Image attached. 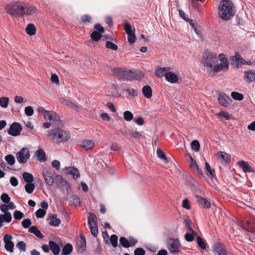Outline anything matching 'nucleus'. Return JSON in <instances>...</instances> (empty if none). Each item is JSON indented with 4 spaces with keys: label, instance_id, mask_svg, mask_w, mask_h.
<instances>
[{
    "label": "nucleus",
    "instance_id": "nucleus-1",
    "mask_svg": "<svg viewBox=\"0 0 255 255\" xmlns=\"http://www.w3.org/2000/svg\"><path fill=\"white\" fill-rule=\"evenodd\" d=\"M6 12L12 16L32 15L35 12L34 7L18 1H12L4 6Z\"/></svg>",
    "mask_w": 255,
    "mask_h": 255
},
{
    "label": "nucleus",
    "instance_id": "nucleus-2",
    "mask_svg": "<svg viewBox=\"0 0 255 255\" xmlns=\"http://www.w3.org/2000/svg\"><path fill=\"white\" fill-rule=\"evenodd\" d=\"M233 3L229 0H222L219 6V16L225 21L229 20L235 15Z\"/></svg>",
    "mask_w": 255,
    "mask_h": 255
},
{
    "label": "nucleus",
    "instance_id": "nucleus-3",
    "mask_svg": "<svg viewBox=\"0 0 255 255\" xmlns=\"http://www.w3.org/2000/svg\"><path fill=\"white\" fill-rule=\"evenodd\" d=\"M201 62L207 71L208 73L212 72L213 65L218 62L217 53L210 52L208 50H205L202 57Z\"/></svg>",
    "mask_w": 255,
    "mask_h": 255
},
{
    "label": "nucleus",
    "instance_id": "nucleus-4",
    "mask_svg": "<svg viewBox=\"0 0 255 255\" xmlns=\"http://www.w3.org/2000/svg\"><path fill=\"white\" fill-rule=\"evenodd\" d=\"M48 135L57 143L65 142L70 138L68 133L59 128H55L49 130Z\"/></svg>",
    "mask_w": 255,
    "mask_h": 255
},
{
    "label": "nucleus",
    "instance_id": "nucleus-5",
    "mask_svg": "<svg viewBox=\"0 0 255 255\" xmlns=\"http://www.w3.org/2000/svg\"><path fill=\"white\" fill-rule=\"evenodd\" d=\"M219 58L221 63L213 66L212 72L216 73L222 71H227L229 69V62L225 55L222 53L219 54Z\"/></svg>",
    "mask_w": 255,
    "mask_h": 255
},
{
    "label": "nucleus",
    "instance_id": "nucleus-6",
    "mask_svg": "<svg viewBox=\"0 0 255 255\" xmlns=\"http://www.w3.org/2000/svg\"><path fill=\"white\" fill-rule=\"evenodd\" d=\"M167 248L172 254L175 255L180 252V243L178 239L170 238L167 241Z\"/></svg>",
    "mask_w": 255,
    "mask_h": 255
},
{
    "label": "nucleus",
    "instance_id": "nucleus-7",
    "mask_svg": "<svg viewBox=\"0 0 255 255\" xmlns=\"http://www.w3.org/2000/svg\"><path fill=\"white\" fill-rule=\"evenodd\" d=\"M43 175L46 184L49 186H52L54 183V179L56 176L55 172L51 168L44 169Z\"/></svg>",
    "mask_w": 255,
    "mask_h": 255
},
{
    "label": "nucleus",
    "instance_id": "nucleus-8",
    "mask_svg": "<svg viewBox=\"0 0 255 255\" xmlns=\"http://www.w3.org/2000/svg\"><path fill=\"white\" fill-rule=\"evenodd\" d=\"M16 157L19 163H25L30 157L29 149L23 147L19 152L16 153Z\"/></svg>",
    "mask_w": 255,
    "mask_h": 255
},
{
    "label": "nucleus",
    "instance_id": "nucleus-9",
    "mask_svg": "<svg viewBox=\"0 0 255 255\" xmlns=\"http://www.w3.org/2000/svg\"><path fill=\"white\" fill-rule=\"evenodd\" d=\"M124 29L128 35V41L130 44H133L135 42L136 37L134 33V30H132L131 24L128 21L124 22Z\"/></svg>",
    "mask_w": 255,
    "mask_h": 255
},
{
    "label": "nucleus",
    "instance_id": "nucleus-10",
    "mask_svg": "<svg viewBox=\"0 0 255 255\" xmlns=\"http://www.w3.org/2000/svg\"><path fill=\"white\" fill-rule=\"evenodd\" d=\"M22 129L21 125L18 123L15 122L10 126L7 132L9 135L15 136L20 134Z\"/></svg>",
    "mask_w": 255,
    "mask_h": 255
},
{
    "label": "nucleus",
    "instance_id": "nucleus-11",
    "mask_svg": "<svg viewBox=\"0 0 255 255\" xmlns=\"http://www.w3.org/2000/svg\"><path fill=\"white\" fill-rule=\"evenodd\" d=\"M12 237L9 234H5L3 237V242L4 243L5 249L10 252H13L14 243L12 241Z\"/></svg>",
    "mask_w": 255,
    "mask_h": 255
},
{
    "label": "nucleus",
    "instance_id": "nucleus-12",
    "mask_svg": "<svg viewBox=\"0 0 255 255\" xmlns=\"http://www.w3.org/2000/svg\"><path fill=\"white\" fill-rule=\"evenodd\" d=\"M231 64L236 68H238L242 65L246 64V61L241 56L240 54L236 52L234 56H232Z\"/></svg>",
    "mask_w": 255,
    "mask_h": 255
},
{
    "label": "nucleus",
    "instance_id": "nucleus-13",
    "mask_svg": "<svg viewBox=\"0 0 255 255\" xmlns=\"http://www.w3.org/2000/svg\"><path fill=\"white\" fill-rule=\"evenodd\" d=\"M218 100L219 103L225 107H229L232 101L230 97L223 93L219 94Z\"/></svg>",
    "mask_w": 255,
    "mask_h": 255
},
{
    "label": "nucleus",
    "instance_id": "nucleus-14",
    "mask_svg": "<svg viewBox=\"0 0 255 255\" xmlns=\"http://www.w3.org/2000/svg\"><path fill=\"white\" fill-rule=\"evenodd\" d=\"M213 252L215 255H227L225 247L220 243H217L213 246Z\"/></svg>",
    "mask_w": 255,
    "mask_h": 255
},
{
    "label": "nucleus",
    "instance_id": "nucleus-15",
    "mask_svg": "<svg viewBox=\"0 0 255 255\" xmlns=\"http://www.w3.org/2000/svg\"><path fill=\"white\" fill-rule=\"evenodd\" d=\"M118 70L119 72V74L120 75L123 80L129 81H132V71L130 70L128 71H124L121 69H119Z\"/></svg>",
    "mask_w": 255,
    "mask_h": 255
},
{
    "label": "nucleus",
    "instance_id": "nucleus-16",
    "mask_svg": "<svg viewBox=\"0 0 255 255\" xmlns=\"http://www.w3.org/2000/svg\"><path fill=\"white\" fill-rule=\"evenodd\" d=\"M44 118L55 123H59L60 121L58 114L53 111H48L46 114L44 116Z\"/></svg>",
    "mask_w": 255,
    "mask_h": 255
},
{
    "label": "nucleus",
    "instance_id": "nucleus-17",
    "mask_svg": "<svg viewBox=\"0 0 255 255\" xmlns=\"http://www.w3.org/2000/svg\"><path fill=\"white\" fill-rule=\"evenodd\" d=\"M57 177H59L60 178L59 185V188L62 191H66L67 193H68V192L70 191L71 189V186L68 183V182L66 180H64L62 177L61 176L57 175Z\"/></svg>",
    "mask_w": 255,
    "mask_h": 255
},
{
    "label": "nucleus",
    "instance_id": "nucleus-18",
    "mask_svg": "<svg viewBox=\"0 0 255 255\" xmlns=\"http://www.w3.org/2000/svg\"><path fill=\"white\" fill-rule=\"evenodd\" d=\"M238 165L242 169V170L246 173L247 172H254L255 170L249 164L244 160L240 161L238 162Z\"/></svg>",
    "mask_w": 255,
    "mask_h": 255
},
{
    "label": "nucleus",
    "instance_id": "nucleus-19",
    "mask_svg": "<svg viewBox=\"0 0 255 255\" xmlns=\"http://www.w3.org/2000/svg\"><path fill=\"white\" fill-rule=\"evenodd\" d=\"M165 79L171 83H175L178 80V76L171 72H168L165 74Z\"/></svg>",
    "mask_w": 255,
    "mask_h": 255
},
{
    "label": "nucleus",
    "instance_id": "nucleus-20",
    "mask_svg": "<svg viewBox=\"0 0 255 255\" xmlns=\"http://www.w3.org/2000/svg\"><path fill=\"white\" fill-rule=\"evenodd\" d=\"M49 247L50 248V250L54 255H58L59 254L60 248L55 242L50 241L49 242Z\"/></svg>",
    "mask_w": 255,
    "mask_h": 255
},
{
    "label": "nucleus",
    "instance_id": "nucleus-21",
    "mask_svg": "<svg viewBox=\"0 0 255 255\" xmlns=\"http://www.w3.org/2000/svg\"><path fill=\"white\" fill-rule=\"evenodd\" d=\"M49 219L50 220L49 224L51 226L57 227L61 223L60 220L57 218V215L56 214H52L49 216Z\"/></svg>",
    "mask_w": 255,
    "mask_h": 255
},
{
    "label": "nucleus",
    "instance_id": "nucleus-22",
    "mask_svg": "<svg viewBox=\"0 0 255 255\" xmlns=\"http://www.w3.org/2000/svg\"><path fill=\"white\" fill-rule=\"evenodd\" d=\"M35 155L40 162H44L46 160L45 151L42 148H39L36 151Z\"/></svg>",
    "mask_w": 255,
    "mask_h": 255
},
{
    "label": "nucleus",
    "instance_id": "nucleus-23",
    "mask_svg": "<svg viewBox=\"0 0 255 255\" xmlns=\"http://www.w3.org/2000/svg\"><path fill=\"white\" fill-rule=\"evenodd\" d=\"M81 238V241L80 243H78L77 244L78 246V252L79 253H83V252L85 250L86 247V239L83 236H80Z\"/></svg>",
    "mask_w": 255,
    "mask_h": 255
},
{
    "label": "nucleus",
    "instance_id": "nucleus-24",
    "mask_svg": "<svg viewBox=\"0 0 255 255\" xmlns=\"http://www.w3.org/2000/svg\"><path fill=\"white\" fill-rule=\"evenodd\" d=\"M142 93L144 96L147 99H149L152 97V91L151 88L148 86H144L142 89Z\"/></svg>",
    "mask_w": 255,
    "mask_h": 255
},
{
    "label": "nucleus",
    "instance_id": "nucleus-25",
    "mask_svg": "<svg viewBox=\"0 0 255 255\" xmlns=\"http://www.w3.org/2000/svg\"><path fill=\"white\" fill-rule=\"evenodd\" d=\"M95 145L92 140H85L81 142V146L87 150L92 149Z\"/></svg>",
    "mask_w": 255,
    "mask_h": 255
},
{
    "label": "nucleus",
    "instance_id": "nucleus-26",
    "mask_svg": "<svg viewBox=\"0 0 255 255\" xmlns=\"http://www.w3.org/2000/svg\"><path fill=\"white\" fill-rule=\"evenodd\" d=\"M68 173L71 175L75 179H78L80 177L79 170L75 167H69L66 169Z\"/></svg>",
    "mask_w": 255,
    "mask_h": 255
},
{
    "label": "nucleus",
    "instance_id": "nucleus-27",
    "mask_svg": "<svg viewBox=\"0 0 255 255\" xmlns=\"http://www.w3.org/2000/svg\"><path fill=\"white\" fill-rule=\"evenodd\" d=\"M191 164L190 168L193 171H197L198 173L200 175L202 176L203 173L202 170L199 168L196 162L194 160L192 157H190Z\"/></svg>",
    "mask_w": 255,
    "mask_h": 255
},
{
    "label": "nucleus",
    "instance_id": "nucleus-28",
    "mask_svg": "<svg viewBox=\"0 0 255 255\" xmlns=\"http://www.w3.org/2000/svg\"><path fill=\"white\" fill-rule=\"evenodd\" d=\"M246 75V78L247 79L248 83L252 82L255 81V71H245Z\"/></svg>",
    "mask_w": 255,
    "mask_h": 255
},
{
    "label": "nucleus",
    "instance_id": "nucleus-29",
    "mask_svg": "<svg viewBox=\"0 0 255 255\" xmlns=\"http://www.w3.org/2000/svg\"><path fill=\"white\" fill-rule=\"evenodd\" d=\"M29 232L33 234L35 236L40 239L43 238V235L41 234L40 231L38 229L37 227L33 226L30 227L28 230Z\"/></svg>",
    "mask_w": 255,
    "mask_h": 255
},
{
    "label": "nucleus",
    "instance_id": "nucleus-30",
    "mask_svg": "<svg viewBox=\"0 0 255 255\" xmlns=\"http://www.w3.org/2000/svg\"><path fill=\"white\" fill-rule=\"evenodd\" d=\"M197 198H198V202L199 204L201 205L206 208H209L211 207V203L207 199L200 196H197Z\"/></svg>",
    "mask_w": 255,
    "mask_h": 255
},
{
    "label": "nucleus",
    "instance_id": "nucleus-31",
    "mask_svg": "<svg viewBox=\"0 0 255 255\" xmlns=\"http://www.w3.org/2000/svg\"><path fill=\"white\" fill-rule=\"evenodd\" d=\"M25 31L29 35H33L35 34L36 29L32 23H29L26 27Z\"/></svg>",
    "mask_w": 255,
    "mask_h": 255
},
{
    "label": "nucleus",
    "instance_id": "nucleus-32",
    "mask_svg": "<svg viewBox=\"0 0 255 255\" xmlns=\"http://www.w3.org/2000/svg\"><path fill=\"white\" fill-rule=\"evenodd\" d=\"M73 251V247L70 244L65 245L62 249V254L63 255H68L71 253Z\"/></svg>",
    "mask_w": 255,
    "mask_h": 255
},
{
    "label": "nucleus",
    "instance_id": "nucleus-33",
    "mask_svg": "<svg viewBox=\"0 0 255 255\" xmlns=\"http://www.w3.org/2000/svg\"><path fill=\"white\" fill-rule=\"evenodd\" d=\"M132 80H140L144 77V74L141 71H132Z\"/></svg>",
    "mask_w": 255,
    "mask_h": 255
},
{
    "label": "nucleus",
    "instance_id": "nucleus-34",
    "mask_svg": "<svg viewBox=\"0 0 255 255\" xmlns=\"http://www.w3.org/2000/svg\"><path fill=\"white\" fill-rule=\"evenodd\" d=\"M205 170L206 171V174L207 176L210 178H212L214 176L213 171L211 169L210 165L209 164L206 162L205 163Z\"/></svg>",
    "mask_w": 255,
    "mask_h": 255
},
{
    "label": "nucleus",
    "instance_id": "nucleus-35",
    "mask_svg": "<svg viewBox=\"0 0 255 255\" xmlns=\"http://www.w3.org/2000/svg\"><path fill=\"white\" fill-rule=\"evenodd\" d=\"M219 157L223 159L226 163H228L230 161V155L224 151H220L218 153Z\"/></svg>",
    "mask_w": 255,
    "mask_h": 255
},
{
    "label": "nucleus",
    "instance_id": "nucleus-36",
    "mask_svg": "<svg viewBox=\"0 0 255 255\" xmlns=\"http://www.w3.org/2000/svg\"><path fill=\"white\" fill-rule=\"evenodd\" d=\"M23 180L26 183H31L33 181L34 179L32 175L28 172H24L22 174Z\"/></svg>",
    "mask_w": 255,
    "mask_h": 255
},
{
    "label": "nucleus",
    "instance_id": "nucleus-37",
    "mask_svg": "<svg viewBox=\"0 0 255 255\" xmlns=\"http://www.w3.org/2000/svg\"><path fill=\"white\" fill-rule=\"evenodd\" d=\"M97 220V217L96 215L92 213H89V216L88 217V224L89 225H96V220Z\"/></svg>",
    "mask_w": 255,
    "mask_h": 255
},
{
    "label": "nucleus",
    "instance_id": "nucleus-38",
    "mask_svg": "<svg viewBox=\"0 0 255 255\" xmlns=\"http://www.w3.org/2000/svg\"><path fill=\"white\" fill-rule=\"evenodd\" d=\"M169 67L158 68L155 70V75L158 77H160L163 75L164 73L169 70Z\"/></svg>",
    "mask_w": 255,
    "mask_h": 255
},
{
    "label": "nucleus",
    "instance_id": "nucleus-39",
    "mask_svg": "<svg viewBox=\"0 0 255 255\" xmlns=\"http://www.w3.org/2000/svg\"><path fill=\"white\" fill-rule=\"evenodd\" d=\"M120 243L125 248H128L130 247L129 242L125 237H123L120 238Z\"/></svg>",
    "mask_w": 255,
    "mask_h": 255
},
{
    "label": "nucleus",
    "instance_id": "nucleus-40",
    "mask_svg": "<svg viewBox=\"0 0 255 255\" xmlns=\"http://www.w3.org/2000/svg\"><path fill=\"white\" fill-rule=\"evenodd\" d=\"M9 98L6 97L0 98V106L2 108H6L8 106Z\"/></svg>",
    "mask_w": 255,
    "mask_h": 255
},
{
    "label": "nucleus",
    "instance_id": "nucleus-41",
    "mask_svg": "<svg viewBox=\"0 0 255 255\" xmlns=\"http://www.w3.org/2000/svg\"><path fill=\"white\" fill-rule=\"evenodd\" d=\"M231 95L233 99L235 100L241 101L244 99L243 95L237 92H232Z\"/></svg>",
    "mask_w": 255,
    "mask_h": 255
},
{
    "label": "nucleus",
    "instance_id": "nucleus-42",
    "mask_svg": "<svg viewBox=\"0 0 255 255\" xmlns=\"http://www.w3.org/2000/svg\"><path fill=\"white\" fill-rule=\"evenodd\" d=\"M197 244L198 246L202 249L205 250L206 249V245L204 240L200 236L197 237Z\"/></svg>",
    "mask_w": 255,
    "mask_h": 255
},
{
    "label": "nucleus",
    "instance_id": "nucleus-43",
    "mask_svg": "<svg viewBox=\"0 0 255 255\" xmlns=\"http://www.w3.org/2000/svg\"><path fill=\"white\" fill-rule=\"evenodd\" d=\"M25 186V190L26 192L28 194H31L33 192L35 186L34 185L33 183H27Z\"/></svg>",
    "mask_w": 255,
    "mask_h": 255
},
{
    "label": "nucleus",
    "instance_id": "nucleus-44",
    "mask_svg": "<svg viewBox=\"0 0 255 255\" xmlns=\"http://www.w3.org/2000/svg\"><path fill=\"white\" fill-rule=\"evenodd\" d=\"M124 119L125 121L129 122L133 119V115L129 111H126L124 112Z\"/></svg>",
    "mask_w": 255,
    "mask_h": 255
},
{
    "label": "nucleus",
    "instance_id": "nucleus-45",
    "mask_svg": "<svg viewBox=\"0 0 255 255\" xmlns=\"http://www.w3.org/2000/svg\"><path fill=\"white\" fill-rule=\"evenodd\" d=\"M101 37V34L97 31H94L91 34V39L95 41H98Z\"/></svg>",
    "mask_w": 255,
    "mask_h": 255
},
{
    "label": "nucleus",
    "instance_id": "nucleus-46",
    "mask_svg": "<svg viewBox=\"0 0 255 255\" xmlns=\"http://www.w3.org/2000/svg\"><path fill=\"white\" fill-rule=\"evenodd\" d=\"M4 158L7 163L10 165H12L15 163L14 157L11 154L6 155Z\"/></svg>",
    "mask_w": 255,
    "mask_h": 255
},
{
    "label": "nucleus",
    "instance_id": "nucleus-47",
    "mask_svg": "<svg viewBox=\"0 0 255 255\" xmlns=\"http://www.w3.org/2000/svg\"><path fill=\"white\" fill-rule=\"evenodd\" d=\"M110 240V242L111 243L112 246L114 248H116L118 246V238L117 235H111Z\"/></svg>",
    "mask_w": 255,
    "mask_h": 255
},
{
    "label": "nucleus",
    "instance_id": "nucleus-48",
    "mask_svg": "<svg viewBox=\"0 0 255 255\" xmlns=\"http://www.w3.org/2000/svg\"><path fill=\"white\" fill-rule=\"evenodd\" d=\"M191 148L195 151H198L200 150V143L197 140H194L191 142Z\"/></svg>",
    "mask_w": 255,
    "mask_h": 255
},
{
    "label": "nucleus",
    "instance_id": "nucleus-49",
    "mask_svg": "<svg viewBox=\"0 0 255 255\" xmlns=\"http://www.w3.org/2000/svg\"><path fill=\"white\" fill-rule=\"evenodd\" d=\"M184 223L186 225V227L190 232L192 233L193 234H197L196 232L192 229L191 221L189 219H185Z\"/></svg>",
    "mask_w": 255,
    "mask_h": 255
},
{
    "label": "nucleus",
    "instance_id": "nucleus-50",
    "mask_svg": "<svg viewBox=\"0 0 255 255\" xmlns=\"http://www.w3.org/2000/svg\"><path fill=\"white\" fill-rule=\"evenodd\" d=\"M156 153H157V156L159 158H160L161 159H162L163 161H164L165 162L168 161L167 158L166 157L165 154L160 149L158 148L157 150Z\"/></svg>",
    "mask_w": 255,
    "mask_h": 255
},
{
    "label": "nucleus",
    "instance_id": "nucleus-51",
    "mask_svg": "<svg viewBox=\"0 0 255 255\" xmlns=\"http://www.w3.org/2000/svg\"><path fill=\"white\" fill-rule=\"evenodd\" d=\"M189 23L190 25L194 29L195 33L198 35L200 34L201 32H200V29L198 28L197 24L196 23H195L194 21L192 19L190 20Z\"/></svg>",
    "mask_w": 255,
    "mask_h": 255
},
{
    "label": "nucleus",
    "instance_id": "nucleus-52",
    "mask_svg": "<svg viewBox=\"0 0 255 255\" xmlns=\"http://www.w3.org/2000/svg\"><path fill=\"white\" fill-rule=\"evenodd\" d=\"M88 226L89 227L91 234L94 236L96 237L98 233V230L97 225H89Z\"/></svg>",
    "mask_w": 255,
    "mask_h": 255
},
{
    "label": "nucleus",
    "instance_id": "nucleus-53",
    "mask_svg": "<svg viewBox=\"0 0 255 255\" xmlns=\"http://www.w3.org/2000/svg\"><path fill=\"white\" fill-rule=\"evenodd\" d=\"M17 248L20 251L25 252L26 251V244L23 241H20L16 245Z\"/></svg>",
    "mask_w": 255,
    "mask_h": 255
},
{
    "label": "nucleus",
    "instance_id": "nucleus-54",
    "mask_svg": "<svg viewBox=\"0 0 255 255\" xmlns=\"http://www.w3.org/2000/svg\"><path fill=\"white\" fill-rule=\"evenodd\" d=\"M46 211L42 209H38L35 212V216L37 218H42L44 217L46 214Z\"/></svg>",
    "mask_w": 255,
    "mask_h": 255
},
{
    "label": "nucleus",
    "instance_id": "nucleus-55",
    "mask_svg": "<svg viewBox=\"0 0 255 255\" xmlns=\"http://www.w3.org/2000/svg\"><path fill=\"white\" fill-rule=\"evenodd\" d=\"M0 199L5 204L9 203L10 200V197L6 193L2 194L0 196Z\"/></svg>",
    "mask_w": 255,
    "mask_h": 255
},
{
    "label": "nucleus",
    "instance_id": "nucleus-56",
    "mask_svg": "<svg viewBox=\"0 0 255 255\" xmlns=\"http://www.w3.org/2000/svg\"><path fill=\"white\" fill-rule=\"evenodd\" d=\"M106 47L113 50H117L118 48L115 44L109 41L106 42Z\"/></svg>",
    "mask_w": 255,
    "mask_h": 255
},
{
    "label": "nucleus",
    "instance_id": "nucleus-57",
    "mask_svg": "<svg viewBox=\"0 0 255 255\" xmlns=\"http://www.w3.org/2000/svg\"><path fill=\"white\" fill-rule=\"evenodd\" d=\"M196 235V234H193L191 232V233H187L185 235V239L186 241L188 242H192L194 239V236Z\"/></svg>",
    "mask_w": 255,
    "mask_h": 255
},
{
    "label": "nucleus",
    "instance_id": "nucleus-58",
    "mask_svg": "<svg viewBox=\"0 0 255 255\" xmlns=\"http://www.w3.org/2000/svg\"><path fill=\"white\" fill-rule=\"evenodd\" d=\"M23 216L24 215L21 211L16 210L13 213V217L15 220H20Z\"/></svg>",
    "mask_w": 255,
    "mask_h": 255
},
{
    "label": "nucleus",
    "instance_id": "nucleus-59",
    "mask_svg": "<svg viewBox=\"0 0 255 255\" xmlns=\"http://www.w3.org/2000/svg\"><path fill=\"white\" fill-rule=\"evenodd\" d=\"M70 202H72L75 205H79L80 203V200L76 195H73L70 197Z\"/></svg>",
    "mask_w": 255,
    "mask_h": 255
},
{
    "label": "nucleus",
    "instance_id": "nucleus-60",
    "mask_svg": "<svg viewBox=\"0 0 255 255\" xmlns=\"http://www.w3.org/2000/svg\"><path fill=\"white\" fill-rule=\"evenodd\" d=\"M2 215L3 222L9 223L11 221L12 217L10 213L7 212Z\"/></svg>",
    "mask_w": 255,
    "mask_h": 255
},
{
    "label": "nucleus",
    "instance_id": "nucleus-61",
    "mask_svg": "<svg viewBox=\"0 0 255 255\" xmlns=\"http://www.w3.org/2000/svg\"><path fill=\"white\" fill-rule=\"evenodd\" d=\"M25 114L27 116H31L34 113L33 109L31 106H27L24 109Z\"/></svg>",
    "mask_w": 255,
    "mask_h": 255
},
{
    "label": "nucleus",
    "instance_id": "nucleus-62",
    "mask_svg": "<svg viewBox=\"0 0 255 255\" xmlns=\"http://www.w3.org/2000/svg\"><path fill=\"white\" fill-rule=\"evenodd\" d=\"M31 224V222L29 219H25L21 222L22 227L25 229L29 227Z\"/></svg>",
    "mask_w": 255,
    "mask_h": 255
},
{
    "label": "nucleus",
    "instance_id": "nucleus-63",
    "mask_svg": "<svg viewBox=\"0 0 255 255\" xmlns=\"http://www.w3.org/2000/svg\"><path fill=\"white\" fill-rule=\"evenodd\" d=\"M179 15L185 21L187 22H189L190 20H191V19H189L188 18V15L184 12V11L183 10L180 9L179 10Z\"/></svg>",
    "mask_w": 255,
    "mask_h": 255
},
{
    "label": "nucleus",
    "instance_id": "nucleus-64",
    "mask_svg": "<svg viewBox=\"0 0 255 255\" xmlns=\"http://www.w3.org/2000/svg\"><path fill=\"white\" fill-rule=\"evenodd\" d=\"M145 254L144 250L141 248H136L134 251V255H144Z\"/></svg>",
    "mask_w": 255,
    "mask_h": 255
}]
</instances>
